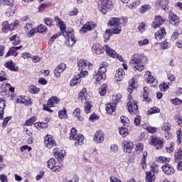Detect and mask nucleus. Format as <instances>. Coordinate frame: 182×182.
<instances>
[{
  "mask_svg": "<svg viewBox=\"0 0 182 182\" xmlns=\"http://www.w3.org/2000/svg\"><path fill=\"white\" fill-rule=\"evenodd\" d=\"M170 0H156L155 5L156 6H159L163 11L166 12H170L171 10L168 9V4Z\"/></svg>",
  "mask_w": 182,
  "mask_h": 182,
  "instance_id": "obj_19",
  "label": "nucleus"
},
{
  "mask_svg": "<svg viewBox=\"0 0 182 182\" xmlns=\"http://www.w3.org/2000/svg\"><path fill=\"white\" fill-rule=\"evenodd\" d=\"M19 26V20H15L13 23L9 24L8 21L3 22L1 25V31L4 33H8V32H12L16 31Z\"/></svg>",
  "mask_w": 182,
  "mask_h": 182,
  "instance_id": "obj_7",
  "label": "nucleus"
},
{
  "mask_svg": "<svg viewBox=\"0 0 182 182\" xmlns=\"http://www.w3.org/2000/svg\"><path fill=\"white\" fill-rule=\"evenodd\" d=\"M160 46L161 49H163V50H166V49L171 48V43H168L167 40H165L164 41L160 43Z\"/></svg>",
  "mask_w": 182,
  "mask_h": 182,
  "instance_id": "obj_56",
  "label": "nucleus"
},
{
  "mask_svg": "<svg viewBox=\"0 0 182 182\" xmlns=\"http://www.w3.org/2000/svg\"><path fill=\"white\" fill-rule=\"evenodd\" d=\"M165 22V18H163V16L160 15L156 16L154 18V21L151 23V26L154 28V29H157V28H160V26H161V25H163Z\"/></svg>",
  "mask_w": 182,
  "mask_h": 182,
  "instance_id": "obj_18",
  "label": "nucleus"
},
{
  "mask_svg": "<svg viewBox=\"0 0 182 182\" xmlns=\"http://www.w3.org/2000/svg\"><path fill=\"white\" fill-rule=\"evenodd\" d=\"M97 9L102 15H106L107 12H110L113 9V1L112 0H100L97 3Z\"/></svg>",
  "mask_w": 182,
  "mask_h": 182,
  "instance_id": "obj_5",
  "label": "nucleus"
},
{
  "mask_svg": "<svg viewBox=\"0 0 182 182\" xmlns=\"http://www.w3.org/2000/svg\"><path fill=\"white\" fill-rule=\"evenodd\" d=\"M96 26H97V24L95 23V21H87L84 26L80 28V33L85 35L86 32L95 29Z\"/></svg>",
  "mask_w": 182,
  "mask_h": 182,
  "instance_id": "obj_12",
  "label": "nucleus"
},
{
  "mask_svg": "<svg viewBox=\"0 0 182 182\" xmlns=\"http://www.w3.org/2000/svg\"><path fill=\"white\" fill-rule=\"evenodd\" d=\"M44 144L47 149H50L58 146V144L56 143L55 139H53V136L49 134H47L44 136Z\"/></svg>",
  "mask_w": 182,
  "mask_h": 182,
  "instance_id": "obj_10",
  "label": "nucleus"
},
{
  "mask_svg": "<svg viewBox=\"0 0 182 182\" xmlns=\"http://www.w3.org/2000/svg\"><path fill=\"white\" fill-rule=\"evenodd\" d=\"M95 143H103L105 141V133L102 130H97L93 137Z\"/></svg>",
  "mask_w": 182,
  "mask_h": 182,
  "instance_id": "obj_27",
  "label": "nucleus"
},
{
  "mask_svg": "<svg viewBox=\"0 0 182 182\" xmlns=\"http://www.w3.org/2000/svg\"><path fill=\"white\" fill-rule=\"evenodd\" d=\"M127 110L131 114H137L139 113V106L137 101L130 100L127 103Z\"/></svg>",
  "mask_w": 182,
  "mask_h": 182,
  "instance_id": "obj_11",
  "label": "nucleus"
},
{
  "mask_svg": "<svg viewBox=\"0 0 182 182\" xmlns=\"http://www.w3.org/2000/svg\"><path fill=\"white\" fill-rule=\"evenodd\" d=\"M9 56H14V58L18 56V51H16L14 47H11L5 55V58H9Z\"/></svg>",
  "mask_w": 182,
  "mask_h": 182,
  "instance_id": "obj_50",
  "label": "nucleus"
},
{
  "mask_svg": "<svg viewBox=\"0 0 182 182\" xmlns=\"http://www.w3.org/2000/svg\"><path fill=\"white\" fill-rule=\"evenodd\" d=\"M149 171L154 174H157V173H159V165L156 163L152 164L150 166Z\"/></svg>",
  "mask_w": 182,
  "mask_h": 182,
  "instance_id": "obj_59",
  "label": "nucleus"
},
{
  "mask_svg": "<svg viewBox=\"0 0 182 182\" xmlns=\"http://www.w3.org/2000/svg\"><path fill=\"white\" fill-rule=\"evenodd\" d=\"M47 167L50 168L54 173H59L62 171V166L56 165V161L55 159L51 158L47 161Z\"/></svg>",
  "mask_w": 182,
  "mask_h": 182,
  "instance_id": "obj_15",
  "label": "nucleus"
},
{
  "mask_svg": "<svg viewBox=\"0 0 182 182\" xmlns=\"http://www.w3.org/2000/svg\"><path fill=\"white\" fill-rule=\"evenodd\" d=\"M151 9V5L150 4H144L141 5V7L139 9V14L143 15V14H146V12H149Z\"/></svg>",
  "mask_w": 182,
  "mask_h": 182,
  "instance_id": "obj_43",
  "label": "nucleus"
},
{
  "mask_svg": "<svg viewBox=\"0 0 182 182\" xmlns=\"http://www.w3.org/2000/svg\"><path fill=\"white\" fill-rule=\"evenodd\" d=\"M65 70H66V64L63 63H60L53 71L54 76H55L57 79H59V77H60V73H63Z\"/></svg>",
  "mask_w": 182,
  "mask_h": 182,
  "instance_id": "obj_24",
  "label": "nucleus"
},
{
  "mask_svg": "<svg viewBox=\"0 0 182 182\" xmlns=\"http://www.w3.org/2000/svg\"><path fill=\"white\" fill-rule=\"evenodd\" d=\"M105 50L107 55L110 58H117L118 60H120V62H123L122 55L116 53V50L112 49L109 45L102 46L100 43H95L92 47V51L96 55H102V53H105Z\"/></svg>",
  "mask_w": 182,
  "mask_h": 182,
  "instance_id": "obj_2",
  "label": "nucleus"
},
{
  "mask_svg": "<svg viewBox=\"0 0 182 182\" xmlns=\"http://www.w3.org/2000/svg\"><path fill=\"white\" fill-rule=\"evenodd\" d=\"M121 101H122V94L119 93V94H117L116 95L112 96L111 103H112V105H114L115 106H117V103H119V102H121Z\"/></svg>",
  "mask_w": 182,
  "mask_h": 182,
  "instance_id": "obj_45",
  "label": "nucleus"
},
{
  "mask_svg": "<svg viewBox=\"0 0 182 182\" xmlns=\"http://www.w3.org/2000/svg\"><path fill=\"white\" fill-rule=\"evenodd\" d=\"M155 161H156V163H159V164H167L170 163V158L161 156L156 157Z\"/></svg>",
  "mask_w": 182,
  "mask_h": 182,
  "instance_id": "obj_41",
  "label": "nucleus"
},
{
  "mask_svg": "<svg viewBox=\"0 0 182 182\" xmlns=\"http://www.w3.org/2000/svg\"><path fill=\"white\" fill-rule=\"evenodd\" d=\"M25 32L27 33V36L28 38H32L36 33H38L36 31V28H33V25L32 23H26L24 28Z\"/></svg>",
  "mask_w": 182,
  "mask_h": 182,
  "instance_id": "obj_22",
  "label": "nucleus"
},
{
  "mask_svg": "<svg viewBox=\"0 0 182 182\" xmlns=\"http://www.w3.org/2000/svg\"><path fill=\"white\" fill-rule=\"evenodd\" d=\"M156 113H160V109H159V107H154L151 108L147 112L148 114H154Z\"/></svg>",
  "mask_w": 182,
  "mask_h": 182,
  "instance_id": "obj_64",
  "label": "nucleus"
},
{
  "mask_svg": "<svg viewBox=\"0 0 182 182\" xmlns=\"http://www.w3.org/2000/svg\"><path fill=\"white\" fill-rule=\"evenodd\" d=\"M4 66L9 70L11 72H19V67L16 66V64L12 61V60H9V61L4 63Z\"/></svg>",
  "mask_w": 182,
  "mask_h": 182,
  "instance_id": "obj_28",
  "label": "nucleus"
},
{
  "mask_svg": "<svg viewBox=\"0 0 182 182\" xmlns=\"http://www.w3.org/2000/svg\"><path fill=\"white\" fill-rule=\"evenodd\" d=\"M41 89L38 87H36V85H31L29 87V90L28 92H30V93H31L32 95H38V93H39Z\"/></svg>",
  "mask_w": 182,
  "mask_h": 182,
  "instance_id": "obj_55",
  "label": "nucleus"
},
{
  "mask_svg": "<svg viewBox=\"0 0 182 182\" xmlns=\"http://www.w3.org/2000/svg\"><path fill=\"white\" fill-rule=\"evenodd\" d=\"M108 26H111L112 29H122L119 24V18L112 17L108 21Z\"/></svg>",
  "mask_w": 182,
  "mask_h": 182,
  "instance_id": "obj_26",
  "label": "nucleus"
},
{
  "mask_svg": "<svg viewBox=\"0 0 182 182\" xmlns=\"http://www.w3.org/2000/svg\"><path fill=\"white\" fill-rule=\"evenodd\" d=\"M161 170L164 174H166V176H173V174H175L176 169L171 166V164H166L161 166Z\"/></svg>",
  "mask_w": 182,
  "mask_h": 182,
  "instance_id": "obj_21",
  "label": "nucleus"
},
{
  "mask_svg": "<svg viewBox=\"0 0 182 182\" xmlns=\"http://www.w3.org/2000/svg\"><path fill=\"white\" fill-rule=\"evenodd\" d=\"M146 159H147V151H145L143 153L142 157L141 159V167L142 169L146 170L147 168V163H146Z\"/></svg>",
  "mask_w": 182,
  "mask_h": 182,
  "instance_id": "obj_42",
  "label": "nucleus"
},
{
  "mask_svg": "<svg viewBox=\"0 0 182 182\" xmlns=\"http://www.w3.org/2000/svg\"><path fill=\"white\" fill-rule=\"evenodd\" d=\"M58 117H59V119H60V120L66 119L68 118L66 108L63 107V110H60L58 112Z\"/></svg>",
  "mask_w": 182,
  "mask_h": 182,
  "instance_id": "obj_51",
  "label": "nucleus"
},
{
  "mask_svg": "<svg viewBox=\"0 0 182 182\" xmlns=\"http://www.w3.org/2000/svg\"><path fill=\"white\" fill-rule=\"evenodd\" d=\"M6 106V101L2 98H0V120H4V114L5 113L4 110Z\"/></svg>",
  "mask_w": 182,
  "mask_h": 182,
  "instance_id": "obj_37",
  "label": "nucleus"
},
{
  "mask_svg": "<svg viewBox=\"0 0 182 182\" xmlns=\"http://www.w3.org/2000/svg\"><path fill=\"white\" fill-rule=\"evenodd\" d=\"M167 33L166 32V28L161 27L159 30L156 31L154 33L155 39L156 41H161L166 38Z\"/></svg>",
  "mask_w": 182,
  "mask_h": 182,
  "instance_id": "obj_25",
  "label": "nucleus"
},
{
  "mask_svg": "<svg viewBox=\"0 0 182 182\" xmlns=\"http://www.w3.org/2000/svg\"><path fill=\"white\" fill-rule=\"evenodd\" d=\"M174 157L176 161H181L182 160V150L181 148L177 149L175 151Z\"/></svg>",
  "mask_w": 182,
  "mask_h": 182,
  "instance_id": "obj_49",
  "label": "nucleus"
},
{
  "mask_svg": "<svg viewBox=\"0 0 182 182\" xmlns=\"http://www.w3.org/2000/svg\"><path fill=\"white\" fill-rule=\"evenodd\" d=\"M77 65L80 74L82 76H87L89 75V72L87 70H90V69L93 68V64L90 63L87 60L82 59L78 60Z\"/></svg>",
  "mask_w": 182,
  "mask_h": 182,
  "instance_id": "obj_6",
  "label": "nucleus"
},
{
  "mask_svg": "<svg viewBox=\"0 0 182 182\" xmlns=\"http://www.w3.org/2000/svg\"><path fill=\"white\" fill-rule=\"evenodd\" d=\"M87 89L86 87H83L82 90L78 94V100H80L82 103L83 102L87 101Z\"/></svg>",
  "mask_w": 182,
  "mask_h": 182,
  "instance_id": "obj_35",
  "label": "nucleus"
},
{
  "mask_svg": "<svg viewBox=\"0 0 182 182\" xmlns=\"http://www.w3.org/2000/svg\"><path fill=\"white\" fill-rule=\"evenodd\" d=\"M143 90H144V92L141 96L142 101L146 102L147 103H150V102H151V99L149 97V92H147V90H149V87H144Z\"/></svg>",
  "mask_w": 182,
  "mask_h": 182,
  "instance_id": "obj_36",
  "label": "nucleus"
},
{
  "mask_svg": "<svg viewBox=\"0 0 182 182\" xmlns=\"http://www.w3.org/2000/svg\"><path fill=\"white\" fill-rule=\"evenodd\" d=\"M166 139L160 136L151 135L149 139V144L154 147L156 150H161L164 147Z\"/></svg>",
  "mask_w": 182,
  "mask_h": 182,
  "instance_id": "obj_4",
  "label": "nucleus"
},
{
  "mask_svg": "<svg viewBox=\"0 0 182 182\" xmlns=\"http://www.w3.org/2000/svg\"><path fill=\"white\" fill-rule=\"evenodd\" d=\"M144 77L146 83L154 85V86H157V85H159L157 79H156L154 76L151 75V72L146 71L144 74Z\"/></svg>",
  "mask_w": 182,
  "mask_h": 182,
  "instance_id": "obj_20",
  "label": "nucleus"
},
{
  "mask_svg": "<svg viewBox=\"0 0 182 182\" xmlns=\"http://www.w3.org/2000/svg\"><path fill=\"white\" fill-rule=\"evenodd\" d=\"M108 66H109V64L107 62L103 61L102 63L100 64V68L98 70H101L102 72L106 73L107 72Z\"/></svg>",
  "mask_w": 182,
  "mask_h": 182,
  "instance_id": "obj_57",
  "label": "nucleus"
},
{
  "mask_svg": "<svg viewBox=\"0 0 182 182\" xmlns=\"http://www.w3.org/2000/svg\"><path fill=\"white\" fill-rule=\"evenodd\" d=\"M73 114L75 116V117H77V120H80V122H83L84 118L80 117V108H75L73 112Z\"/></svg>",
  "mask_w": 182,
  "mask_h": 182,
  "instance_id": "obj_52",
  "label": "nucleus"
},
{
  "mask_svg": "<svg viewBox=\"0 0 182 182\" xmlns=\"http://www.w3.org/2000/svg\"><path fill=\"white\" fill-rule=\"evenodd\" d=\"M161 130H164V132H166V133H168V132L171 130V124H170L168 121L164 122L162 125Z\"/></svg>",
  "mask_w": 182,
  "mask_h": 182,
  "instance_id": "obj_53",
  "label": "nucleus"
},
{
  "mask_svg": "<svg viewBox=\"0 0 182 182\" xmlns=\"http://www.w3.org/2000/svg\"><path fill=\"white\" fill-rule=\"evenodd\" d=\"M75 140V146L77 147L78 146H82L83 144V140H85V136L82 134H79L74 138Z\"/></svg>",
  "mask_w": 182,
  "mask_h": 182,
  "instance_id": "obj_38",
  "label": "nucleus"
},
{
  "mask_svg": "<svg viewBox=\"0 0 182 182\" xmlns=\"http://www.w3.org/2000/svg\"><path fill=\"white\" fill-rule=\"evenodd\" d=\"M49 6H52V2L49 1L47 3H42L39 6H38V11L39 12H43L45 9H48Z\"/></svg>",
  "mask_w": 182,
  "mask_h": 182,
  "instance_id": "obj_48",
  "label": "nucleus"
},
{
  "mask_svg": "<svg viewBox=\"0 0 182 182\" xmlns=\"http://www.w3.org/2000/svg\"><path fill=\"white\" fill-rule=\"evenodd\" d=\"M169 24L172 26H178L180 23H181V21L180 20V17L177 16V14H174L173 12L169 11V14L168 15Z\"/></svg>",
  "mask_w": 182,
  "mask_h": 182,
  "instance_id": "obj_13",
  "label": "nucleus"
},
{
  "mask_svg": "<svg viewBox=\"0 0 182 182\" xmlns=\"http://www.w3.org/2000/svg\"><path fill=\"white\" fill-rule=\"evenodd\" d=\"M44 23L48 26V28H52V26H55V21L53 18L50 17H46L43 19Z\"/></svg>",
  "mask_w": 182,
  "mask_h": 182,
  "instance_id": "obj_47",
  "label": "nucleus"
},
{
  "mask_svg": "<svg viewBox=\"0 0 182 182\" xmlns=\"http://www.w3.org/2000/svg\"><path fill=\"white\" fill-rule=\"evenodd\" d=\"M174 146H176V144L173 141H171L169 143V146H167L166 148V153H169V154H171V153L174 151Z\"/></svg>",
  "mask_w": 182,
  "mask_h": 182,
  "instance_id": "obj_63",
  "label": "nucleus"
},
{
  "mask_svg": "<svg viewBox=\"0 0 182 182\" xmlns=\"http://www.w3.org/2000/svg\"><path fill=\"white\" fill-rule=\"evenodd\" d=\"M92 107H93V102L92 101L87 100L84 103L85 113L89 114L92 112Z\"/></svg>",
  "mask_w": 182,
  "mask_h": 182,
  "instance_id": "obj_40",
  "label": "nucleus"
},
{
  "mask_svg": "<svg viewBox=\"0 0 182 182\" xmlns=\"http://www.w3.org/2000/svg\"><path fill=\"white\" fill-rule=\"evenodd\" d=\"M122 32V29H106L105 33L104 34V41L105 42H109L112 35H119Z\"/></svg>",
  "mask_w": 182,
  "mask_h": 182,
  "instance_id": "obj_17",
  "label": "nucleus"
},
{
  "mask_svg": "<svg viewBox=\"0 0 182 182\" xmlns=\"http://www.w3.org/2000/svg\"><path fill=\"white\" fill-rule=\"evenodd\" d=\"M93 78L97 82H103L106 79V73H103V71L98 70L97 72H95L93 74Z\"/></svg>",
  "mask_w": 182,
  "mask_h": 182,
  "instance_id": "obj_29",
  "label": "nucleus"
},
{
  "mask_svg": "<svg viewBox=\"0 0 182 182\" xmlns=\"http://www.w3.org/2000/svg\"><path fill=\"white\" fill-rule=\"evenodd\" d=\"M144 60V54L137 53H134L130 60V65L134 68V70H138V72H143L144 70V65L143 61Z\"/></svg>",
  "mask_w": 182,
  "mask_h": 182,
  "instance_id": "obj_3",
  "label": "nucleus"
},
{
  "mask_svg": "<svg viewBox=\"0 0 182 182\" xmlns=\"http://www.w3.org/2000/svg\"><path fill=\"white\" fill-rule=\"evenodd\" d=\"M116 107H117V106L112 102L107 103L105 107L107 114H110L111 116L116 114Z\"/></svg>",
  "mask_w": 182,
  "mask_h": 182,
  "instance_id": "obj_31",
  "label": "nucleus"
},
{
  "mask_svg": "<svg viewBox=\"0 0 182 182\" xmlns=\"http://www.w3.org/2000/svg\"><path fill=\"white\" fill-rule=\"evenodd\" d=\"M9 40L12 43V45L16 46L17 45H20L21 43V38L18 36V34L13 35L11 37L9 38Z\"/></svg>",
  "mask_w": 182,
  "mask_h": 182,
  "instance_id": "obj_44",
  "label": "nucleus"
},
{
  "mask_svg": "<svg viewBox=\"0 0 182 182\" xmlns=\"http://www.w3.org/2000/svg\"><path fill=\"white\" fill-rule=\"evenodd\" d=\"M143 150H144V144L141 142H138L135 144V148H134L135 153L140 154V153H141Z\"/></svg>",
  "mask_w": 182,
  "mask_h": 182,
  "instance_id": "obj_46",
  "label": "nucleus"
},
{
  "mask_svg": "<svg viewBox=\"0 0 182 182\" xmlns=\"http://www.w3.org/2000/svg\"><path fill=\"white\" fill-rule=\"evenodd\" d=\"M26 97V96L25 95H21L20 98L17 99L16 102L21 103V105H25V106H31V105L33 103L32 100L29 97L27 99Z\"/></svg>",
  "mask_w": 182,
  "mask_h": 182,
  "instance_id": "obj_33",
  "label": "nucleus"
},
{
  "mask_svg": "<svg viewBox=\"0 0 182 182\" xmlns=\"http://www.w3.org/2000/svg\"><path fill=\"white\" fill-rule=\"evenodd\" d=\"M136 83H137V82H136V77H133L129 81V85H128V87H127V92H129V95H128V100H129V102H130V100H134L132 97V93H133V90H134L137 87L136 86Z\"/></svg>",
  "mask_w": 182,
  "mask_h": 182,
  "instance_id": "obj_16",
  "label": "nucleus"
},
{
  "mask_svg": "<svg viewBox=\"0 0 182 182\" xmlns=\"http://www.w3.org/2000/svg\"><path fill=\"white\" fill-rule=\"evenodd\" d=\"M76 134H77V130L75 129V128L73 127L70 129L69 139L70 140H75V138L76 137Z\"/></svg>",
  "mask_w": 182,
  "mask_h": 182,
  "instance_id": "obj_62",
  "label": "nucleus"
},
{
  "mask_svg": "<svg viewBox=\"0 0 182 182\" xmlns=\"http://www.w3.org/2000/svg\"><path fill=\"white\" fill-rule=\"evenodd\" d=\"M35 122H36V117L33 116L31 117V118L28 119L26 122H25V126H32V124H33V123H35Z\"/></svg>",
  "mask_w": 182,
  "mask_h": 182,
  "instance_id": "obj_61",
  "label": "nucleus"
},
{
  "mask_svg": "<svg viewBox=\"0 0 182 182\" xmlns=\"http://www.w3.org/2000/svg\"><path fill=\"white\" fill-rule=\"evenodd\" d=\"M122 149L125 153H132L133 149H134V144L133 142L124 140L122 141Z\"/></svg>",
  "mask_w": 182,
  "mask_h": 182,
  "instance_id": "obj_23",
  "label": "nucleus"
},
{
  "mask_svg": "<svg viewBox=\"0 0 182 182\" xmlns=\"http://www.w3.org/2000/svg\"><path fill=\"white\" fill-rule=\"evenodd\" d=\"M53 154L58 161H63L65 156H66V151L65 149H59L56 147L53 149Z\"/></svg>",
  "mask_w": 182,
  "mask_h": 182,
  "instance_id": "obj_14",
  "label": "nucleus"
},
{
  "mask_svg": "<svg viewBox=\"0 0 182 182\" xmlns=\"http://www.w3.org/2000/svg\"><path fill=\"white\" fill-rule=\"evenodd\" d=\"M119 134L123 137H127V136H129V129L126 127H122L119 128Z\"/></svg>",
  "mask_w": 182,
  "mask_h": 182,
  "instance_id": "obj_60",
  "label": "nucleus"
},
{
  "mask_svg": "<svg viewBox=\"0 0 182 182\" xmlns=\"http://www.w3.org/2000/svg\"><path fill=\"white\" fill-rule=\"evenodd\" d=\"M82 77H85V75L82 74L75 75L70 81V86L73 87L76 86V85H79L80 82H82Z\"/></svg>",
  "mask_w": 182,
  "mask_h": 182,
  "instance_id": "obj_30",
  "label": "nucleus"
},
{
  "mask_svg": "<svg viewBox=\"0 0 182 182\" xmlns=\"http://www.w3.org/2000/svg\"><path fill=\"white\" fill-rule=\"evenodd\" d=\"M145 181L146 182H154L156 181V174L151 171H146L145 173Z\"/></svg>",
  "mask_w": 182,
  "mask_h": 182,
  "instance_id": "obj_39",
  "label": "nucleus"
},
{
  "mask_svg": "<svg viewBox=\"0 0 182 182\" xmlns=\"http://www.w3.org/2000/svg\"><path fill=\"white\" fill-rule=\"evenodd\" d=\"M5 6L6 16H12L16 12V6L14 4V0H2Z\"/></svg>",
  "mask_w": 182,
  "mask_h": 182,
  "instance_id": "obj_8",
  "label": "nucleus"
},
{
  "mask_svg": "<svg viewBox=\"0 0 182 182\" xmlns=\"http://www.w3.org/2000/svg\"><path fill=\"white\" fill-rule=\"evenodd\" d=\"M125 75L126 73L124 72V69L122 68H118L116 71L114 79L117 80V82H122V80L124 79Z\"/></svg>",
  "mask_w": 182,
  "mask_h": 182,
  "instance_id": "obj_32",
  "label": "nucleus"
},
{
  "mask_svg": "<svg viewBox=\"0 0 182 182\" xmlns=\"http://www.w3.org/2000/svg\"><path fill=\"white\" fill-rule=\"evenodd\" d=\"M120 119L124 127H129V124H130V119H129L127 117L122 116Z\"/></svg>",
  "mask_w": 182,
  "mask_h": 182,
  "instance_id": "obj_58",
  "label": "nucleus"
},
{
  "mask_svg": "<svg viewBox=\"0 0 182 182\" xmlns=\"http://www.w3.org/2000/svg\"><path fill=\"white\" fill-rule=\"evenodd\" d=\"M46 122H36L34 123V127L37 129V130H43V129H48V127H49V124H48V123H49V120H48V118H46L45 119Z\"/></svg>",
  "mask_w": 182,
  "mask_h": 182,
  "instance_id": "obj_34",
  "label": "nucleus"
},
{
  "mask_svg": "<svg viewBox=\"0 0 182 182\" xmlns=\"http://www.w3.org/2000/svg\"><path fill=\"white\" fill-rule=\"evenodd\" d=\"M107 92V84H102L99 89V93L100 96H105Z\"/></svg>",
  "mask_w": 182,
  "mask_h": 182,
  "instance_id": "obj_54",
  "label": "nucleus"
},
{
  "mask_svg": "<svg viewBox=\"0 0 182 182\" xmlns=\"http://www.w3.org/2000/svg\"><path fill=\"white\" fill-rule=\"evenodd\" d=\"M59 100L56 97H51L48 101L47 104L43 105V110L44 112H48V113H53V110L50 107H53L55 105H58Z\"/></svg>",
  "mask_w": 182,
  "mask_h": 182,
  "instance_id": "obj_9",
  "label": "nucleus"
},
{
  "mask_svg": "<svg viewBox=\"0 0 182 182\" xmlns=\"http://www.w3.org/2000/svg\"><path fill=\"white\" fill-rule=\"evenodd\" d=\"M54 21L56 23L57 26L60 28L63 36L66 38L65 45L67 46H74L76 43V40H75L73 32L66 30V23H65V21H62L59 16H55L54 17Z\"/></svg>",
  "mask_w": 182,
  "mask_h": 182,
  "instance_id": "obj_1",
  "label": "nucleus"
}]
</instances>
